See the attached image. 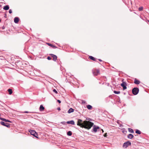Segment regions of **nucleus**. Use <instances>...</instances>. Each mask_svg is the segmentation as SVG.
Instances as JSON below:
<instances>
[{"instance_id": "obj_9", "label": "nucleus", "mask_w": 149, "mask_h": 149, "mask_svg": "<svg viewBox=\"0 0 149 149\" xmlns=\"http://www.w3.org/2000/svg\"><path fill=\"white\" fill-rule=\"evenodd\" d=\"M66 123L67 124H72V125H74V124H75L74 121L73 120L68 121Z\"/></svg>"}, {"instance_id": "obj_2", "label": "nucleus", "mask_w": 149, "mask_h": 149, "mask_svg": "<svg viewBox=\"0 0 149 149\" xmlns=\"http://www.w3.org/2000/svg\"><path fill=\"white\" fill-rule=\"evenodd\" d=\"M29 132L31 133V134L33 135L34 136L37 138H38L37 136H38L37 133L34 130H29Z\"/></svg>"}, {"instance_id": "obj_28", "label": "nucleus", "mask_w": 149, "mask_h": 149, "mask_svg": "<svg viewBox=\"0 0 149 149\" xmlns=\"http://www.w3.org/2000/svg\"><path fill=\"white\" fill-rule=\"evenodd\" d=\"M9 12L10 13H12V11L11 9H10L9 10Z\"/></svg>"}, {"instance_id": "obj_13", "label": "nucleus", "mask_w": 149, "mask_h": 149, "mask_svg": "<svg viewBox=\"0 0 149 149\" xmlns=\"http://www.w3.org/2000/svg\"><path fill=\"white\" fill-rule=\"evenodd\" d=\"M45 109L44 107H43L42 105H40L39 108V110L40 111H43Z\"/></svg>"}, {"instance_id": "obj_26", "label": "nucleus", "mask_w": 149, "mask_h": 149, "mask_svg": "<svg viewBox=\"0 0 149 149\" xmlns=\"http://www.w3.org/2000/svg\"><path fill=\"white\" fill-rule=\"evenodd\" d=\"M143 9V7H141L139 8V11H141Z\"/></svg>"}, {"instance_id": "obj_19", "label": "nucleus", "mask_w": 149, "mask_h": 149, "mask_svg": "<svg viewBox=\"0 0 149 149\" xmlns=\"http://www.w3.org/2000/svg\"><path fill=\"white\" fill-rule=\"evenodd\" d=\"M87 107L88 109H91L92 108V106L90 105H88L87 106Z\"/></svg>"}, {"instance_id": "obj_30", "label": "nucleus", "mask_w": 149, "mask_h": 149, "mask_svg": "<svg viewBox=\"0 0 149 149\" xmlns=\"http://www.w3.org/2000/svg\"><path fill=\"white\" fill-rule=\"evenodd\" d=\"M57 102L59 103H61V101L59 100H58Z\"/></svg>"}, {"instance_id": "obj_15", "label": "nucleus", "mask_w": 149, "mask_h": 149, "mask_svg": "<svg viewBox=\"0 0 149 149\" xmlns=\"http://www.w3.org/2000/svg\"><path fill=\"white\" fill-rule=\"evenodd\" d=\"M3 9L5 10H8L9 9V7L8 5L5 6L3 8Z\"/></svg>"}, {"instance_id": "obj_4", "label": "nucleus", "mask_w": 149, "mask_h": 149, "mask_svg": "<svg viewBox=\"0 0 149 149\" xmlns=\"http://www.w3.org/2000/svg\"><path fill=\"white\" fill-rule=\"evenodd\" d=\"M139 89L137 88H134L132 90V93L134 95H136L138 94L139 92Z\"/></svg>"}, {"instance_id": "obj_36", "label": "nucleus", "mask_w": 149, "mask_h": 149, "mask_svg": "<svg viewBox=\"0 0 149 149\" xmlns=\"http://www.w3.org/2000/svg\"><path fill=\"white\" fill-rule=\"evenodd\" d=\"M122 125H120V127H122Z\"/></svg>"}, {"instance_id": "obj_27", "label": "nucleus", "mask_w": 149, "mask_h": 149, "mask_svg": "<svg viewBox=\"0 0 149 149\" xmlns=\"http://www.w3.org/2000/svg\"><path fill=\"white\" fill-rule=\"evenodd\" d=\"M53 91L54 92V93H57V91H56V90H55V89H54L53 90Z\"/></svg>"}, {"instance_id": "obj_38", "label": "nucleus", "mask_w": 149, "mask_h": 149, "mask_svg": "<svg viewBox=\"0 0 149 149\" xmlns=\"http://www.w3.org/2000/svg\"><path fill=\"white\" fill-rule=\"evenodd\" d=\"M64 122H63L61 123H62V124H63V123H64Z\"/></svg>"}, {"instance_id": "obj_29", "label": "nucleus", "mask_w": 149, "mask_h": 149, "mask_svg": "<svg viewBox=\"0 0 149 149\" xmlns=\"http://www.w3.org/2000/svg\"><path fill=\"white\" fill-rule=\"evenodd\" d=\"M47 59L48 60H50L51 59V57H50L49 56H48L47 57Z\"/></svg>"}, {"instance_id": "obj_22", "label": "nucleus", "mask_w": 149, "mask_h": 149, "mask_svg": "<svg viewBox=\"0 0 149 149\" xmlns=\"http://www.w3.org/2000/svg\"><path fill=\"white\" fill-rule=\"evenodd\" d=\"M67 134L68 136H71L72 135V132L71 131H69L67 132Z\"/></svg>"}, {"instance_id": "obj_10", "label": "nucleus", "mask_w": 149, "mask_h": 149, "mask_svg": "<svg viewBox=\"0 0 149 149\" xmlns=\"http://www.w3.org/2000/svg\"><path fill=\"white\" fill-rule=\"evenodd\" d=\"M51 55L53 58V60L54 61H56L57 58V56L56 55H54L53 54H51Z\"/></svg>"}, {"instance_id": "obj_7", "label": "nucleus", "mask_w": 149, "mask_h": 149, "mask_svg": "<svg viewBox=\"0 0 149 149\" xmlns=\"http://www.w3.org/2000/svg\"><path fill=\"white\" fill-rule=\"evenodd\" d=\"M120 85L121 86H122L123 87V90H125L127 88L126 87V83L123 81V83L121 84Z\"/></svg>"}, {"instance_id": "obj_37", "label": "nucleus", "mask_w": 149, "mask_h": 149, "mask_svg": "<svg viewBox=\"0 0 149 149\" xmlns=\"http://www.w3.org/2000/svg\"><path fill=\"white\" fill-rule=\"evenodd\" d=\"M99 60L100 61H102V60H101L100 59H99Z\"/></svg>"}, {"instance_id": "obj_12", "label": "nucleus", "mask_w": 149, "mask_h": 149, "mask_svg": "<svg viewBox=\"0 0 149 149\" xmlns=\"http://www.w3.org/2000/svg\"><path fill=\"white\" fill-rule=\"evenodd\" d=\"M19 21V19L18 17H15L14 19V22L15 23H18Z\"/></svg>"}, {"instance_id": "obj_3", "label": "nucleus", "mask_w": 149, "mask_h": 149, "mask_svg": "<svg viewBox=\"0 0 149 149\" xmlns=\"http://www.w3.org/2000/svg\"><path fill=\"white\" fill-rule=\"evenodd\" d=\"M93 73L94 75L97 76L100 74V71L98 69H93L92 70Z\"/></svg>"}, {"instance_id": "obj_6", "label": "nucleus", "mask_w": 149, "mask_h": 149, "mask_svg": "<svg viewBox=\"0 0 149 149\" xmlns=\"http://www.w3.org/2000/svg\"><path fill=\"white\" fill-rule=\"evenodd\" d=\"M99 128L100 127H99L95 125H94L93 126V131H92V132H96L97 131V130L99 129Z\"/></svg>"}, {"instance_id": "obj_14", "label": "nucleus", "mask_w": 149, "mask_h": 149, "mask_svg": "<svg viewBox=\"0 0 149 149\" xmlns=\"http://www.w3.org/2000/svg\"><path fill=\"white\" fill-rule=\"evenodd\" d=\"M140 81L137 80L136 79H135L134 80V83L136 84H139Z\"/></svg>"}, {"instance_id": "obj_8", "label": "nucleus", "mask_w": 149, "mask_h": 149, "mask_svg": "<svg viewBox=\"0 0 149 149\" xmlns=\"http://www.w3.org/2000/svg\"><path fill=\"white\" fill-rule=\"evenodd\" d=\"M0 123L3 125L5 126L8 127H9L10 125L9 124L5 123L1 121L0 122Z\"/></svg>"}, {"instance_id": "obj_18", "label": "nucleus", "mask_w": 149, "mask_h": 149, "mask_svg": "<svg viewBox=\"0 0 149 149\" xmlns=\"http://www.w3.org/2000/svg\"><path fill=\"white\" fill-rule=\"evenodd\" d=\"M47 44L50 46L54 48H56V47L49 43H47Z\"/></svg>"}, {"instance_id": "obj_16", "label": "nucleus", "mask_w": 149, "mask_h": 149, "mask_svg": "<svg viewBox=\"0 0 149 149\" xmlns=\"http://www.w3.org/2000/svg\"><path fill=\"white\" fill-rule=\"evenodd\" d=\"M74 111V109L72 108H70L68 111V113H71L73 112Z\"/></svg>"}, {"instance_id": "obj_24", "label": "nucleus", "mask_w": 149, "mask_h": 149, "mask_svg": "<svg viewBox=\"0 0 149 149\" xmlns=\"http://www.w3.org/2000/svg\"><path fill=\"white\" fill-rule=\"evenodd\" d=\"M89 58L91 59V60H93V61H95V58L94 57H93V56H89Z\"/></svg>"}, {"instance_id": "obj_35", "label": "nucleus", "mask_w": 149, "mask_h": 149, "mask_svg": "<svg viewBox=\"0 0 149 149\" xmlns=\"http://www.w3.org/2000/svg\"><path fill=\"white\" fill-rule=\"evenodd\" d=\"M102 131L103 132H104V131H103V130L102 129Z\"/></svg>"}, {"instance_id": "obj_21", "label": "nucleus", "mask_w": 149, "mask_h": 149, "mask_svg": "<svg viewBox=\"0 0 149 149\" xmlns=\"http://www.w3.org/2000/svg\"><path fill=\"white\" fill-rule=\"evenodd\" d=\"M8 91L9 93V94L11 95L12 93V91L11 89H9L8 90Z\"/></svg>"}, {"instance_id": "obj_20", "label": "nucleus", "mask_w": 149, "mask_h": 149, "mask_svg": "<svg viewBox=\"0 0 149 149\" xmlns=\"http://www.w3.org/2000/svg\"><path fill=\"white\" fill-rule=\"evenodd\" d=\"M128 130H129V131L131 133H134V131H133V130L131 128H128Z\"/></svg>"}, {"instance_id": "obj_23", "label": "nucleus", "mask_w": 149, "mask_h": 149, "mask_svg": "<svg viewBox=\"0 0 149 149\" xmlns=\"http://www.w3.org/2000/svg\"><path fill=\"white\" fill-rule=\"evenodd\" d=\"M136 133L138 134H140L141 133V132L139 130H136Z\"/></svg>"}, {"instance_id": "obj_33", "label": "nucleus", "mask_w": 149, "mask_h": 149, "mask_svg": "<svg viewBox=\"0 0 149 149\" xmlns=\"http://www.w3.org/2000/svg\"><path fill=\"white\" fill-rule=\"evenodd\" d=\"M106 135H107V134H105L104 135V137H106Z\"/></svg>"}, {"instance_id": "obj_11", "label": "nucleus", "mask_w": 149, "mask_h": 149, "mask_svg": "<svg viewBox=\"0 0 149 149\" xmlns=\"http://www.w3.org/2000/svg\"><path fill=\"white\" fill-rule=\"evenodd\" d=\"M0 119L1 120L3 121H5L6 122L11 123V122L10 121V120H6L5 118H0Z\"/></svg>"}, {"instance_id": "obj_17", "label": "nucleus", "mask_w": 149, "mask_h": 149, "mask_svg": "<svg viewBox=\"0 0 149 149\" xmlns=\"http://www.w3.org/2000/svg\"><path fill=\"white\" fill-rule=\"evenodd\" d=\"M133 135L132 134H130L128 136V138L129 139H131L133 137Z\"/></svg>"}, {"instance_id": "obj_32", "label": "nucleus", "mask_w": 149, "mask_h": 149, "mask_svg": "<svg viewBox=\"0 0 149 149\" xmlns=\"http://www.w3.org/2000/svg\"><path fill=\"white\" fill-rule=\"evenodd\" d=\"M58 110H61V109L60 108H58Z\"/></svg>"}, {"instance_id": "obj_31", "label": "nucleus", "mask_w": 149, "mask_h": 149, "mask_svg": "<svg viewBox=\"0 0 149 149\" xmlns=\"http://www.w3.org/2000/svg\"><path fill=\"white\" fill-rule=\"evenodd\" d=\"M28 112H29L27 111H25L24 112V113H28Z\"/></svg>"}, {"instance_id": "obj_39", "label": "nucleus", "mask_w": 149, "mask_h": 149, "mask_svg": "<svg viewBox=\"0 0 149 149\" xmlns=\"http://www.w3.org/2000/svg\"><path fill=\"white\" fill-rule=\"evenodd\" d=\"M1 116V114H0V116Z\"/></svg>"}, {"instance_id": "obj_25", "label": "nucleus", "mask_w": 149, "mask_h": 149, "mask_svg": "<svg viewBox=\"0 0 149 149\" xmlns=\"http://www.w3.org/2000/svg\"><path fill=\"white\" fill-rule=\"evenodd\" d=\"M114 92L116 94H119L120 93V91H114Z\"/></svg>"}, {"instance_id": "obj_34", "label": "nucleus", "mask_w": 149, "mask_h": 149, "mask_svg": "<svg viewBox=\"0 0 149 149\" xmlns=\"http://www.w3.org/2000/svg\"><path fill=\"white\" fill-rule=\"evenodd\" d=\"M82 102L83 103H85V102L84 101H82Z\"/></svg>"}, {"instance_id": "obj_5", "label": "nucleus", "mask_w": 149, "mask_h": 149, "mask_svg": "<svg viewBox=\"0 0 149 149\" xmlns=\"http://www.w3.org/2000/svg\"><path fill=\"white\" fill-rule=\"evenodd\" d=\"M131 144V142L128 141L124 143L123 145V147L125 148H126L128 146L130 145Z\"/></svg>"}, {"instance_id": "obj_1", "label": "nucleus", "mask_w": 149, "mask_h": 149, "mask_svg": "<svg viewBox=\"0 0 149 149\" xmlns=\"http://www.w3.org/2000/svg\"><path fill=\"white\" fill-rule=\"evenodd\" d=\"M93 125L94 123L91 122L86 120L83 121L80 119H78L77 123V125L87 130L90 129Z\"/></svg>"}]
</instances>
